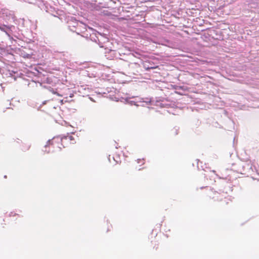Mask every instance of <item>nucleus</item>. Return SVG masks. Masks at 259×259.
<instances>
[{
    "label": "nucleus",
    "instance_id": "obj_3",
    "mask_svg": "<svg viewBox=\"0 0 259 259\" xmlns=\"http://www.w3.org/2000/svg\"><path fill=\"white\" fill-rule=\"evenodd\" d=\"M144 159H138L137 160V161L138 163H141V164H143L144 163Z\"/></svg>",
    "mask_w": 259,
    "mask_h": 259
},
{
    "label": "nucleus",
    "instance_id": "obj_2",
    "mask_svg": "<svg viewBox=\"0 0 259 259\" xmlns=\"http://www.w3.org/2000/svg\"><path fill=\"white\" fill-rule=\"evenodd\" d=\"M219 194L218 193H214V196H213L212 198L214 199V200H219Z\"/></svg>",
    "mask_w": 259,
    "mask_h": 259
},
{
    "label": "nucleus",
    "instance_id": "obj_1",
    "mask_svg": "<svg viewBox=\"0 0 259 259\" xmlns=\"http://www.w3.org/2000/svg\"><path fill=\"white\" fill-rule=\"evenodd\" d=\"M74 139L72 136L68 135L65 136L61 139H54L51 144L48 146V147H52L53 148H58L61 150L62 148L67 147L68 145L73 144Z\"/></svg>",
    "mask_w": 259,
    "mask_h": 259
},
{
    "label": "nucleus",
    "instance_id": "obj_4",
    "mask_svg": "<svg viewBox=\"0 0 259 259\" xmlns=\"http://www.w3.org/2000/svg\"><path fill=\"white\" fill-rule=\"evenodd\" d=\"M50 91H51V92L53 94H56V95H57V96H62L60 94H59V93H57V92H55L53 89H52V90H50Z\"/></svg>",
    "mask_w": 259,
    "mask_h": 259
},
{
    "label": "nucleus",
    "instance_id": "obj_5",
    "mask_svg": "<svg viewBox=\"0 0 259 259\" xmlns=\"http://www.w3.org/2000/svg\"><path fill=\"white\" fill-rule=\"evenodd\" d=\"M156 67H151V68L152 69H153V68H155Z\"/></svg>",
    "mask_w": 259,
    "mask_h": 259
}]
</instances>
